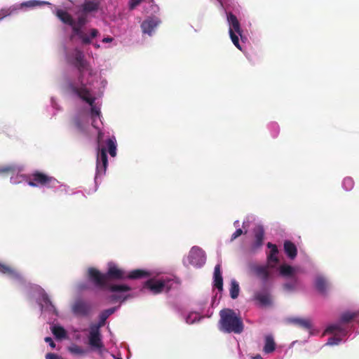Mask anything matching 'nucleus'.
I'll list each match as a JSON object with an SVG mask.
<instances>
[{
	"mask_svg": "<svg viewBox=\"0 0 359 359\" xmlns=\"http://www.w3.org/2000/svg\"><path fill=\"white\" fill-rule=\"evenodd\" d=\"M64 55L67 62L74 66L79 74L77 83H68V91L72 97L86 104V109L78 113L74 120L76 126L83 129L88 125L89 115L94 123L97 118H101L102 102L97 96L103 94L107 81L97 74L81 48L69 49L65 46Z\"/></svg>",
	"mask_w": 359,
	"mask_h": 359,
	"instance_id": "f257e3e1",
	"label": "nucleus"
},
{
	"mask_svg": "<svg viewBox=\"0 0 359 359\" xmlns=\"http://www.w3.org/2000/svg\"><path fill=\"white\" fill-rule=\"evenodd\" d=\"M97 9V2L86 1L76 12V19H74L68 12L60 8H55L53 13L63 24L72 28L71 39L76 38L82 45H88L92 43L93 39L97 37L100 32L95 28L87 29L84 27L88 22V15Z\"/></svg>",
	"mask_w": 359,
	"mask_h": 359,
	"instance_id": "f03ea898",
	"label": "nucleus"
},
{
	"mask_svg": "<svg viewBox=\"0 0 359 359\" xmlns=\"http://www.w3.org/2000/svg\"><path fill=\"white\" fill-rule=\"evenodd\" d=\"M83 106L80 108H78L73 118L72 123L74 126L76 130L80 133H85L89 127V120L90 118L92 121V126L97 130V158H96V170L95 173L94 182L95 187H97L98 184L101 182L102 180L106 175L107 168L108 166V157L107 154V151L109 152V155L111 157H115L117 154V141L114 135L109 136L105 141L106 147H101L100 144L104 137V132L97 126V121L99 120L102 124V116L101 115V118H97L95 124L93 123V120L90 115L88 116V125L83 129H79L76 123H75V117L81 111L84 110L86 107V104L85 102H82Z\"/></svg>",
	"mask_w": 359,
	"mask_h": 359,
	"instance_id": "7ed1b4c3",
	"label": "nucleus"
},
{
	"mask_svg": "<svg viewBox=\"0 0 359 359\" xmlns=\"http://www.w3.org/2000/svg\"><path fill=\"white\" fill-rule=\"evenodd\" d=\"M88 277L96 287L106 290L111 293L108 298L111 302H119L123 303L133 297V296L129 293L131 290L130 286L126 284L108 283L106 274L101 273L98 269L94 267L88 269Z\"/></svg>",
	"mask_w": 359,
	"mask_h": 359,
	"instance_id": "20e7f679",
	"label": "nucleus"
},
{
	"mask_svg": "<svg viewBox=\"0 0 359 359\" xmlns=\"http://www.w3.org/2000/svg\"><path fill=\"white\" fill-rule=\"evenodd\" d=\"M219 330L223 333L239 334L244 330V324L238 313L231 309H224L219 311Z\"/></svg>",
	"mask_w": 359,
	"mask_h": 359,
	"instance_id": "39448f33",
	"label": "nucleus"
},
{
	"mask_svg": "<svg viewBox=\"0 0 359 359\" xmlns=\"http://www.w3.org/2000/svg\"><path fill=\"white\" fill-rule=\"evenodd\" d=\"M358 318H359V309L354 311L345 310L340 313L337 321L327 325L325 332H338L341 336H347L350 330L348 324ZM358 323H359V320Z\"/></svg>",
	"mask_w": 359,
	"mask_h": 359,
	"instance_id": "423d86ee",
	"label": "nucleus"
},
{
	"mask_svg": "<svg viewBox=\"0 0 359 359\" xmlns=\"http://www.w3.org/2000/svg\"><path fill=\"white\" fill-rule=\"evenodd\" d=\"M27 287L31 294L36 297L41 313H46L51 317L59 316V311L43 288L38 285L31 283H28Z\"/></svg>",
	"mask_w": 359,
	"mask_h": 359,
	"instance_id": "0eeeda50",
	"label": "nucleus"
},
{
	"mask_svg": "<svg viewBox=\"0 0 359 359\" xmlns=\"http://www.w3.org/2000/svg\"><path fill=\"white\" fill-rule=\"evenodd\" d=\"M177 281L171 276H163L159 278L151 277L144 284V287L148 289L153 294L163 292H168Z\"/></svg>",
	"mask_w": 359,
	"mask_h": 359,
	"instance_id": "6e6552de",
	"label": "nucleus"
},
{
	"mask_svg": "<svg viewBox=\"0 0 359 359\" xmlns=\"http://www.w3.org/2000/svg\"><path fill=\"white\" fill-rule=\"evenodd\" d=\"M106 320V319L99 315L97 323L91 324L89 328L88 344L92 349L97 350L100 355H102L104 349L100 327L104 325Z\"/></svg>",
	"mask_w": 359,
	"mask_h": 359,
	"instance_id": "1a4fd4ad",
	"label": "nucleus"
},
{
	"mask_svg": "<svg viewBox=\"0 0 359 359\" xmlns=\"http://www.w3.org/2000/svg\"><path fill=\"white\" fill-rule=\"evenodd\" d=\"M23 170L22 165L15 163L0 165V174H10V181L13 184L26 183L28 185L29 175L22 174Z\"/></svg>",
	"mask_w": 359,
	"mask_h": 359,
	"instance_id": "9d476101",
	"label": "nucleus"
},
{
	"mask_svg": "<svg viewBox=\"0 0 359 359\" xmlns=\"http://www.w3.org/2000/svg\"><path fill=\"white\" fill-rule=\"evenodd\" d=\"M59 181L43 172L35 171L29 175L28 185L32 187L55 188Z\"/></svg>",
	"mask_w": 359,
	"mask_h": 359,
	"instance_id": "9b49d317",
	"label": "nucleus"
},
{
	"mask_svg": "<svg viewBox=\"0 0 359 359\" xmlns=\"http://www.w3.org/2000/svg\"><path fill=\"white\" fill-rule=\"evenodd\" d=\"M227 22L229 24V33L233 45L240 50H243L239 42V36L242 39V30L240 23L235 15L231 13H227Z\"/></svg>",
	"mask_w": 359,
	"mask_h": 359,
	"instance_id": "f8f14e48",
	"label": "nucleus"
},
{
	"mask_svg": "<svg viewBox=\"0 0 359 359\" xmlns=\"http://www.w3.org/2000/svg\"><path fill=\"white\" fill-rule=\"evenodd\" d=\"M0 274L19 287L26 286L23 276L14 268L2 262H0Z\"/></svg>",
	"mask_w": 359,
	"mask_h": 359,
	"instance_id": "ddd939ff",
	"label": "nucleus"
},
{
	"mask_svg": "<svg viewBox=\"0 0 359 359\" xmlns=\"http://www.w3.org/2000/svg\"><path fill=\"white\" fill-rule=\"evenodd\" d=\"M71 311L76 317H88L93 312V306L90 302L79 298L72 304Z\"/></svg>",
	"mask_w": 359,
	"mask_h": 359,
	"instance_id": "4468645a",
	"label": "nucleus"
},
{
	"mask_svg": "<svg viewBox=\"0 0 359 359\" xmlns=\"http://www.w3.org/2000/svg\"><path fill=\"white\" fill-rule=\"evenodd\" d=\"M206 257L205 252L198 246L191 248L187 261L189 264L196 268H201L205 263Z\"/></svg>",
	"mask_w": 359,
	"mask_h": 359,
	"instance_id": "2eb2a0df",
	"label": "nucleus"
},
{
	"mask_svg": "<svg viewBox=\"0 0 359 359\" xmlns=\"http://www.w3.org/2000/svg\"><path fill=\"white\" fill-rule=\"evenodd\" d=\"M161 23V20L157 16H147L140 25L142 34L152 36L156 33Z\"/></svg>",
	"mask_w": 359,
	"mask_h": 359,
	"instance_id": "dca6fc26",
	"label": "nucleus"
},
{
	"mask_svg": "<svg viewBox=\"0 0 359 359\" xmlns=\"http://www.w3.org/2000/svg\"><path fill=\"white\" fill-rule=\"evenodd\" d=\"M126 271H127L118 268L116 263L109 262L107 264V271L105 273L107 280L108 278L112 280H126Z\"/></svg>",
	"mask_w": 359,
	"mask_h": 359,
	"instance_id": "f3484780",
	"label": "nucleus"
},
{
	"mask_svg": "<svg viewBox=\"0 0 359 359\" xmlns=\"http://www.w3.org/2000/svg\"><path fill=\"white\" fill-rule=\"evenodd\" d=\"M248 267L250 271H252L257 277L260 278L264 283H266L268 281L269 277L268 265H258L251 263L249 264Z\"/></svg>",
	"mask_w": 359,
	"mask_h": 359,
	"instance_id": "a211bd4d",
	"label": "nucleus"
},
{
	"mask_svg": "<svg viewBox=\"0 0 359 359\" xmlns=\"http://www.w3.org/2000/svg\"><path fill=\"white\" fill-rule=\"evenodd\" d=\"M161 272H153L143 269H135L126 271V279L135 280L143 277L153 276L154 274L159 275Z\"/></svg>",
	"mask_w": 359,
	"mask_h": 359,
	"instance_id": "6ab92c4d",
	"label": "nucleus"
},
{
	"mask_svg": "<svg viewBox=\"0 0 359 359\" xmlns=\"http://www.w3.org/2000/svg\"><path fill=\"white\" fill-rule=\"evenodd\" d=\"M264 236V228L262 226H259L256 229H255V241L251 245V250L252 252L257 251L262 246Z\"/></svg>",
	"mask_w": 359,
	"mask_h": 359,
	"instance_id": "aec40b11",
	"label": "nucleus"
},
{
	"mask_svg": "<svg viewBox=\"0 0 359 359\" xmlns=\"http://www.w3.org/2000/svg\"><path fill=\"white\" fill-rule=\"evenodd\" d=\"M51 5L49 1H41V0H29L21 3L22 12H27L29 10L34 9L36 7Z\"/></svg>",
	"mask_w": 359,
	"mask_h": 359,
	"instance_id": "412c9836",
	"label": "nucleus"
},
{
	"mask_svg": "<svg viewBox=\"0 0 359 359\" xmlns=\"http://www.w3.org/2000/svg\"><path fill=\"white\" fill-rule=\"evenodd\" d=\"M328 284L327 279L323 275L319 274L316 276L314 285L320 293L325 294L327 292Z\"/></svg>",
	"mask_w": 359,
	"mask_h": 359,
	"instance_id": "4be33fe9",
	"label": "nucleus"
},
{
	"mask_svg": "<svg viewBox=\"0 0 359 359\" xmlns=\"http://www.w3.org/2000/svg\"><path fill=\"white\" fill-rule=\"evenodd\" d=\"M276 348V344L273 336L271 334H268L264 338V347L263 352L264 354H269L273 353Z\"/></svg>",
	"mask_w": 359,
	"mask_h": 359,
	"instance_id": "5701e85b",
	"label": "nucleus"
},
{
	"mask_svg": "<svg viewBox=\"0 0 359 359\" xmlns=\"http://www.w3.org/2000/svg\"><path fill=\"white\" fill-rule=\"evenodd\" d=\"M1 9L2 19L12 15L18 14L19 12H22L21 3L15 4L9 7L2 8Z\"/></svg>",
	"mask_w": 359,
	"mask_h": 359,
	"instance_id": "b1692460",
	"label": "nucleus"
},
{
	"mask_svg": "<svg viewBox=\"0 0 359 359\" xmlns=\"http://www.w3.org/2000/svg\"><path fill=\"white\" fill-rule=\"evenodd\" d=\"M267 247H268V248H269L271 250L269 254L267 255L268 265L270 266L271 267L273 268L274 266L271 265V264L272 262H273L275 264L278 263V262H279L278 257V250L276 245L271 243H268Z\"/></svg>",
	"mask_w": 359,
	"mask_h": 359,
	"instance_id": "393cba45",
	"label": "nucleus"
},
{
	"mask_svg": "<svg viewBox=\"0 0 359 359\" xmlns=\"http://www.w3.org/2000/svg\"><path fill=\"white\" fill-rule=\"evenodd\" d=\"M213 278L215 287H216L219 290L222 291L223 289V278L221 271V265L219 264H217L215 266Z\"/></svg>",
	"mask_w": 359,
	"mask_h": 359,
	"instance_id": "a878e982",
	"label": "nucleus"
},
{
	"mask_svg": "<svg viewBox=\"0 0 359 359\" xmlns=\"http://www.w3.org/2000/svg\"><path fill=\"white\" fill-rule=\"evenodd\" d=\"M284 251L290 259H294L297 255V248L296 245L290 241H285L283 244Z\"/></svg>",
	"mask_w": 359,
	"mask_h": 359,
	"instance_id": "bb28decb",
	"label": "nucleus"
},
{
	"mask_svg": "<svg viewBox=\"0 0 359 359\" xmlns=\"http://www.w3.org/2000/svg\"><path fill=\"white\" fill-rule=\"evenodd\" d=\"M287 320L290 323H292L308 330H310L312 328L311 322L309 319L307 318L294 317L290 318H288Z\"/></svg>",
	"mask_w": 359,
	"mask_h": 359,
	"instance_id": "cd10ccee",
	"label": "nucleus"
},
{
	"mask_svg": "<svg viewBox=\"0 0 359 359\" xmlns=\"http://www.w3.org/2000/svg\"><path fill=\"white\" fill-rule=\"evenodd\" d=\"M255 299L258 301L262 306H265L271 304L270 294L267 292H257L255 294Z\"/></svg>",
	"mask_w": 359,
	"mask_h": 359,
	"instance_id": "c85d7f7f",
	"label": "nucleus"
},
{
	"mask_svg": "<svg viewBox=\"0 0 359 359\" xmlns=\"http://www.w3.org/2000/svg\"><path fill=\"white\" fill-rule=\"evenodd\" d=\"M50 330L55 337L57 339H63L67 337L66 330L62 326L58 324L52 325Z\"/></svg>",
	"mask_w": 359,
	"mask_h": 359,
	"instance_id": "c756f323",
	"label": "nucleus"
},
{
	"mask_svg": "<svg viewBox=\"0 0 359 359\" xmlns=\"http://www.w3.org/2000/svg\"><path fill=\"white\" fill-rule=\"evenodd\" d=\"M183 318L187 324H194L199 322L203 316L196 311H189L187 314L183 316Z\"/></svg>",
	"mask_w": 359,
	"mask_h": 359,
	"instance_id": "7c9ffc66",
	"label": "nucleus"
},
{
	"mask_svg": "<svg viewBox=\"0 0 359 359\" xmlns=\"http://www.w3.org/2000/svg\"><path fill=\"white\" fill-rule=\"evenodd\" d=\"M296 268L287 264H283L279 267V273L284 278L292 276L296 273Z\"/></svg>",
	"mask_w": 359,
	"mask_h": 359,
	"instance_id": "2f4dec72",
	"label": "nucleus"
},
{
	"mask_svg": "<svg viewBox=\"0 0 359 359\" xmlns=\"http://www.w3.org/2000/svg\"><path fill=\"white\" fill-rule=\"evenodd\" d=\"M324 334L326 333L324 332ZM328 334H333L334 336L328 339L327 343L325 344L326 346H337L342 341H344V339L346 337V336L340 335L338 332Z\"/></svg>",
	"mask_w": 359,
	"mask_h": 359,
	"instance_id": "473e14b6",
	"label": "nucleus"
},
{
	"mask_svg": "<svg viewBox=\"0 0 359 359\" xmlns=\"http://www.w3.org/2000/svg\"><path fill=\"white\" fill-rule=\"evenodd\" d=\"M68 351L76 356H81L84 355L87 353L88 351L86 349H84L81 346L76 344H72L68 347Z\"/></svg>",
	"mask_w": 359,
	"mask_h": 359,
	"instance_id": "72a5a7b5",
	"label": "nucleus"
},
{
	"mask_svg": "<svg viewBox=\"0 0 359 359\" xmlns=\"http://www.w3.org/2000/svg\"><path fill=\"white\" fill-rule=\"evenodd\" d=\"M230 296L232 299H236L239 295L240 287L238 283L235 279H231L230 285Z\"/></svg>",
	"mask_w": 359,
	"mask_h": 359,
	"instance_id": "f704fd0d",
	"label": "nucleus"
},
{
	"mask_svg": "<svg viewBox=\"0 0 359 359\" xmlns=\"http://www.w3.org/2000/svg\"><path fill=\"white\" fill-rule=\"evenodd\" d=\"M267 128L273 138H276L280 133V126L278 123L271 121L268 123Z\"/></svg>",
	"mask_w": 359,
	"mask_h": 359,
	"instance_id": "c9c22d12",
	"label": "nucleus"
},
{
	"mask_svg": "<svg viewBox=\"0 0 359 359\" xmlns=\"http://www.w3.org/2000/svg\"><path fill=\"white\" fill-rule=\"evenodd\" d=\"M354 184H355V182L352 177H346L344 178V180L342 181L341 186L344 191H350L353 189Z\"/></svg>",
	"mask_w": 359,
	"mask_h": 359,
	"instance_id": "e433bc0d",
	"label": "nucleus"
},
{
	"mask_svg": "<svg viewBox=\"0 0 359 359\" xmlns=\"http://www.w3.org/2000/svg\"><path fill=\"white\" fill-rule=\"evenodd\" d=\"M55 192H60V194H63L65 195L70 194V189L69 187L65 184H60L59 182V184L55 188H53Z\"/></svg>",
	"mask_w": 359,
	"mask_h": 359,
	"instance_id": "4c0bfd02",
	"label": "nucleus"
},
{
	"mask_svg": "<svg viewBox=\"0 0 359 359\" xmlns=\"http://www.w3.org/2000/svg\"><path fill=\"white\" fill-rule=\"evenodd\" d=\"M297 284V280L295 278L292 281L287 282L283 284V289L287 292H291L295 290Z\"/></svg>",
	"mask_w": 359,
	"mask_h": 359,
	"instance_id": "58836bf2",
	"label": "nucleus"
},
{
	"mask_svg": "<svg viewBox=\"0 0 359 359\" xmlns=\"http://www.w3.org/2000/svg\"><path fill=\"white\" fill-rule=\"evenodd\" d=\"M119 307L118 306H114L111 307L107 309H105L100 312L99 314L103 318L107 319L111 315H112Z\"/></svg>",
	"mask_w": 359,
	"mask_h": 359,
	"instance_id": "ea45409f",
	"label": "nucleus"
},
{
	"mask_svg": "<svg viewBox=\"0 0 359 359\" xmlns=\"http://www.w3.org/2000/svg\"><path fill=\"white\" fill-rule=\"evenodd\" d=\"M50 105L53 110L52 116H54L60 110V107L59 106L57 100L54 97H51L50 99Z\"/></svg>",
	"mask_w": 359,
	"mask_h": 359,
	"instance_id": "a19ab883",
	"label": "nucleus"
},
{
	"mask_svg": "<svg viewBox=\"0 0 359 359\" xmlns=\"http://www.w3.org/2000/svg\"><path fill=\"white\" fill-rule=\"evenodd\" d=\"M142 0H129L128 1V7L130 10L135 9L141 2Z\"/></svg>",
	"mask_w": 359,
	"mask_h": 359,
	"instance_id": "79ce46f5",
	"label": "nucleus"
},
{
	"mask_svg": "<svg viewBox=\"0 0 359 359\" xmlns=\"http://www.w3.org/2000/svg\"><path fill=\"white\" fill-rule=\"evenodd\" d=\"M243 233V230L241 228H237L235 232L231 235V240L233 241Z\"/></svg>",
	"mask_w": 359,
	"mask_h": 359,
	"instance_id": "37998d69",
	"label": "nucleus"
},
{
	"mask_svg": "<svg viewBox=\"0 0 359 359\" xmlns=\"http://www.w3.org/2000/svg\"><path fill=\"white\" fill-rule=\"evenodd\" d=\"M46 359H62L60 355L53 353H49L46 355Z\"/></svg>",
	"mask_w": 359,
	"mask_h": 359,
	"instance_id": "c03bdc74",
	"label": "nucleus"
},
{
	"mask_svg": "<svg viewBox=\"0 0 359 359\" xmlns=\"http://www.w3.org/2000/svg\"><path fill=\"white\" fill-rule=\"evenodd\" d=\"M45 341H46V343H48V345H49L51 348H55V344L54 341L53 340V339H52L51 337H46V338H45Z\"/></svg>",
	"mask_w": 359,
	"mask_h": 359,
	"instance_id": "a18cd8bd",
	"label": "nucleus"
},
{
	"mask_svg": "<svg viewBox=\"0 0 359 359\" xmlns=\"http://www.w3.org/2000/svg\"><path fill=\"white\" fill-rule=\"evenodd\" d=\"M114 38L111 36H106L102 39V41L103 43H112L114 41Z\"/></svg>",
	"mask_w": 359,
	"mask_h": 359,
	"instance_id": "49530a36",
	"label": "nucleus"
},
{
	"mask_svg": "<svg viewBox=\"0 0 359 359\" xmlns=\"http://www.w3.org/2000/svg\"><path fill=\"white\" fill-rule=\"evenodd\" d=\"M93 46L95 49H99L100 48V45L98 43H94Z\"/></svg>",
	"mask_w": 359,
	"mask_h": 359,
	"instance_id": "de8ad7c7",
	"label": "nucleus"
},
{
	"mask_svg": "<svg viewBox=\"0 0 359 359\" xmlns=\"http://www.w3.org/2000/svg\"><path fill=\"white\" fill-rule=\"evenodd\" d=\"M252 359H263V358L259 354H257L255 356L252 357Z\"/></svg>",
	"mask_w": 359,
	"mask_h": 359,
	"instance_id": "09e8293b",
	"label": "nucleus"
},
{
	"mask_svg": "<svg viewBox=\"0 0 359 359\" xmlns=\"http://www.w3.org/2000/svg\"><path fill=\"white\" fill-rule=\"evenodd\" d=\"M233 226L236 228H238L239 226V221L238 220H236L234 222H233Z\"/></svg>",
	"mask_w": 359,
	"mask_h": 359,
	"instance_id": "8fccbe9b",
	"label": "nucleus"
},
{
	"mask_svg": "<svg viewBox=\"0 0 359 359\" xmlns=\"http://www.w3.org/2000/svg\"><path fill=\"white\" fill-rule=\"evenodd\" d=\"M79 287H80V289H81V290L85 289L84 285H81L79 286Z\"/></svg>",
	"mask_w": 359,
	"mask_h": 359,
	"instance_id": "3c124183",
	"label": "nucleus"
},
{
	"mask_svg": "<svg viewBox=\"0 0 359 359\" xmlns=\"http://www.w3.org/2000/svg\"><path fill=\"white\" fill-rule=\"evenodd\" d=\"M114 359H122L121 358H117V357H115V356H114Z\"/></svg>",
	"mask_w": 359,
	"mask_h": 359,
	"instance_id": "603ef678",
	"label": "nucleus"
},
{
	"mask_svg": "<svg viewBox=\"0 0 359 359\" xmlns=\"http://www.w3.org/2000/svg\"><path fill=\"white\" fill-rule=\"evenodd\" d=\"M358 334H359V332H358Z\"/></svg>",
	"mask_w": 359,
	"mask_h": 359,
	"instance_id": "864d4df0",
	"label": "nucleus"
}]
</instances>
